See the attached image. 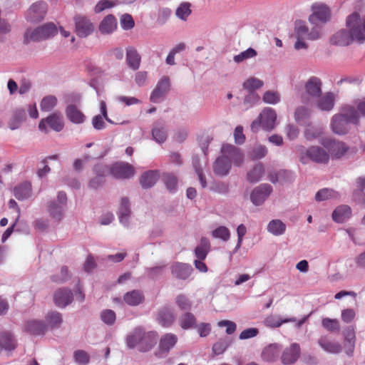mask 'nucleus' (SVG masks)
I'll return each mask as SVG.
<instances>
[{
	"label": "nucleus",
	"instance_id": "nucleus-20",
	"mask_svg": "<svg viewBox=\"0 0 365 365\" xmlns=\"http://www.w3.org/2000/svg\"><path fill=\"white\" fill-rule=\"evenodd\" d=\"M73 297L71 291L68 289H59L53 294L55 304L61 308H64L73 302Z\"/></svg>",
	"mask_w": 365,
	"mask_h": 365
},
{
	"label": "nucleus",
	"instance_id": "nucleus-57",
	"mask_svg": "<svg viewBox=\"0 0 365 365\" xmlns=\"http://www.w3.org/2000/svg\"><path fill=\"white\" fill-rule=\"evenodd\" d=\"M267 153V150L264 145H257L250 152V157L252 160H259L264 158Z\"/></svg>",
	"mask_w": 365,
	"mask_h": 365
},
{
	"label": "nucleus",
	"instance_id": "nucleus-9",
	"mask_svg": "<svg viewBox=\"0 0 365 365\" xmlns=\"http://www.w3.org/2000/svg\"><path fill=\"white\" fill-rule=\"evenodd\" d=\"M66 204V194L63 191L58 192L57 199L51 201L48 206V210L51 216L56 220L60 221L63 217Z\"/></svg>",
	"mask_w": 365,
	"mask_h": 365
},
{
	"label": "nucleus",
	"instance_id": "nucleus-33",
	"mask_svg": "<svg viewBox=\"0 0 365 365\" xmlns=\"http://www.w3.org/2000/svg\"><path fill=\"white\" fill-rule=\"evenodd\" d=\"M25 330L33 335L43 334L46 331V325L41 321L31 320L25 324Z\"/></svg>",
	"mask_w": 365,
	"mask_h": 365
},
{
	"label": "nucleus",
	"instance_id": "nucleus-15",
	"mask_svg": "<svg viewBox=\"0 0 365 365\" xmlns=\"http://www.w3.org/2000/svg\"><path fill=\"white\" fill-rule=\"evenodd\" d=\"M47 11L46 4L38 1L34 3L26 14V18L31 22H37L42 20Z\"/></svg>",
	"mask_w": 365,
	"mask_h": 365
},
{
	"label": "nucleus",
	"instance_id": "nucleus-6",
	"mask_svg": "<svg viewBox=\"0 0 365 365\" xmlns=\"http://www.w3.org/2000/svg\"><path fill=\"white\" fill-rule=\"evenodd\" d=\"M297 151L299 154V160L303 164H307L309 160L317 163H327L329 160V153L319 146H312L308 149L304 146H299Z\"/></svg>",
	"mask_w": 365,
	"mask_h": 365
},
{
	"label": "nucleus",
	"instance_id": "nucleus-28",
	"mask_svg": "<svg viewBox=\"0 0 365 365\" xmlns=\"http://www.w3.org/2000/svg\"><path fill=\"white\" fill-rule=\"evenodd\" d=\"M192 270L190 265L183 263L177 262L171 267L173 275L181 279H187L190 275Z\"/></svg>",
	"mask_w": 365,
	"mask_h": 365
},
{
	"label": "nucleus",
	"instance_id": "nucleus-62",
	"mask_svg": "<svg viewBox=\"0 0 365 365\" xmlns=\"http://www.w3.org/2000/svg\"><path fill=\"white\" fill-rule=\"evenodd\" d=\"M284 175H288L289 178L292 177V173L290 171L282 170L277 173H270L269 175V180L272 183H277L282 180Z\"/></svg>",
	"mask_w": 365,
	"mask_h": 365
},
{
	"label": "nucleus",
	"instance_id": "nucleus-27",
	"mask_svg": "<svg viewBox=\"0 0 365 365\" xmlns=\"http://www.w3.org/2000/svg\"><path fill=\"white\" fill-rule=\"evenodd\" d=\"M175 319L173 312L166 307L160 309L158 314L157 321L158 324L164 327H168L173 324Z\"/></svg>",
	"mask_w": 365,
	"mask_h": 365
},
{
	"label": "nucleus",
	"instance_id": "nucleus-16",
	"mask_svg": "<svg viewBox=\"0 0 365 365\" xmlns=\"http://www.w3.org/2000/svg\"><path fill=\"white\" fill-rule=\"evenodd\" d=\"M170 87V78L167 76L162 77L150 95V101L153 103H159L168 93Z\"/></svg>",
	"mask_w": 365,
	"mask_h": 365
},
{
	"label": "nucleus",
	"instance_id": "nucleus-21",
	"mask_svg": "<svg viewBox=\"0 0 365 365\" xmlns=\"http://www.w3.org/2000/svg\"><path fill=\"white\" fill-rule=\"evenodd\" d=\"M118 213L120 222L127 227L131 215L130 202L128 197H123L120 199Z\"/></svg>",
	"mask_w": 365,
	"mask_h": 365
},
{
	"label": "nucleus",
	"instance_id": "nucleus-55",
	"mask_svg": "<svg viewBox=\"0 0 365 365\" xmlns=\"http://www.w3.org/2000/svg\"><path fill=\"white\" fill-rule=\"evenodd\" d=\"M257 54V51L254 48H249L240 53L235 55L233 59L235 63H240L245 60L255 57Z\"/></svg>",
	"mask_w": 365,
	"mask_h": 365
},
{
	"label": "nucleus",
	"instance_id": "nucleus-30",
	"mask_svg": "<svg viewBox=\"0 0 365 365\" xmlns=\"http://www.w3.org/2000/svg\"><path fill=\"white\" fill-rule=\"evenodd\" d=\"M351 215V210L348 205H340L337 207L332 213V219L338 223H342L348 220Z\"/></svg>",
	"mask_w": 365,
	"mask_h": 365
},
{
	"label": "nucleus",
	"instance_id": "nucleus-17",
	"mask_svg": "<svg viewBox=\"0 0 365 365\" xmlns=\"http://www.w3.org/2000/svg\"><path fill=\"white\" fill-rule=\"evenodd\" d=\"M322 144L329 150L333 158H341L348 150L344 143L331 138L324 139Z\"/></svg>",
	"mask_w": 365,
	"mask_h": 365
},
{
	"label": "nucleus",
	"instance_id": "nucleus-58",
	"mask_svg": "<svg viewBox=\"0 0 365 365\" xmlns=\"http://www.w3.org/2000/svg\"><path fill=\"white\" fill-rule=\"evenodd\" d=\"M115 2L112 0H100L94 7L96 14L101 13L106 9H111L115 6Z\"/></svg>",
	"mask_w": 365,
	"mask_h": 365
},
{
	"label": "nucleus",
	"instance_id": "nucleus-22",
	"mask_svg": "<svg viewBox=\"0 0 365 365\" xmlns=\"http://www.w3.org/2000/svg\"><path fill=\"white\" fill-rule=\"evenodd\" d=\"M231 168V163L222 153V155L216 159L213 164V171L215 175L219 176L227 175Z\"/></svg>",
	"mask_w": 365,
	"mask_h": 365
},
{
	"label": "nucleus",
	"instance_id": "nucleus-49",
	"mask_svg": "<svg viewBox=\"0 0 365 365\" xmlns=\"http://www.w3.org/2000/svg\"><path fill=\"white\" fill-rule=\"evenodd\" d=\"M350 18L354 19V21L357 23L356 25V31L361 34L362 36V40H361V43H363L365 42V16L362 18L360 17V15L356 13H352L350 15Z\"/></svg>",
	"mask_w": 365,
	"mask_h": 365
},
{
	"label": "nucleus",
	"instance_id": "nucleus-46",
	"mask_svg": "<svg viewBox=\"0 0 365 365\" xmlns=\"http://www.w3.org/2000/svg\"><path fill=\"white\" fill-rule=\"evenodd\" d=\"M180 326L183 329H189L195 327L196 319L190 312L183 314L179 319Z\"/></svg>",
	"mask_w": 365,
	"mask_h": 365
},
{
	"label": "nucleus",
	"instance_id": "nucleus-35",
	"mask_svg": "<svg viewBox=\"0 0 365 365\" xmlns=\"http://www.w3.org/2000/svg\"><path fill=\"white\" fill-rule=\"evenodd\" d=\"M264 175V167L263 164L259 163L255 165L247 173V180L255 183L259 181Z\"/></svg>",
	"mask_w": 365,
	"mask_h": 365
},
{
	"label": "nucleus",
	"instance_id": "nucleus-40",
	"mask_svg": "<svg viewBox=\"0 0 365 365\" xmlns=\"http://www.w3.org/2000/svg\"><path fill=\"white\" fill-rule=\"evenodd\" d=\"M178 337L174 334L168 333L163 335L160 340V349L168 352L177 343Z\"/></svg>",
	"mask_w": 365,
	"mask_h": 365
},
{
	"label": "nucleus",
	"instance_id": "nucleus-4",
	"mask_svg": "<svg viewBox=\"0 0 365 365\" xmlns=\"http://www.w3.org/2000/svg\"><path fill=\"white\" fill-rule=\"evenodd\" d=\"M322 36V30L319 26L312 25L309 29L306 22L297 21L294 24L293 36L296 39L294 48L297 51L307 49L308 45L305 40L314 41L320 38Z\"/></svg>",
	"mask_w": 365,
	"mask_h": 365
},
{
	"label": "nucleus",
	"instance_id": "nucleus-18",
	"mask_svg": "<svg viewBox=\"0 0 365 365\" xmlns=\"http://www.w3.org/2000/svg\"><path fill=\"white\" fill-rule=\"evenodd\" d=\"M300 351L299 344L292 343L283 351L281 356L282 363L285 365L294 364L299 358Z\"/></svg>",
	"mask_w": 365,
	"mask_h": 365
},
{
	"label": "nucleus",
	"instance_id": "nucleus-29",
	"mask_svg": "<svg viewBox=\"0 0 365 365\" xmlns=\"http://www.w3.org/2000/svg\"><path fill=\"white\" fill-rule=\"evenodd\" d=\"M16 346V340L11 333H0V353L2 351H11L15 349Z\"/></svg>",
	"mask_w": 365,
	"mask_h": 365
},
{
	"label": "nucleus",
	"instance_id": "nucleus-38",
	"mask_svg": "<svg viewBox=\"0 0 365 365\" xmlns=\"http://www.w3.org/2000/svg\"><path fill=\"white\" fill-rule=\"evenodd\" d=\"M14 193L19 200H25L31 195V185L29 182L21 183L14 187Z\"/></svg>",
	"mask_w": 365,
	"mask_h": 365
},
{
	"label": "nucleus",
	"instance_id": "nucleus-39",
	"mask_svg": "<svg viewBox=\"0 0 365 365\" xmlns=\"http://www.w3.org/2000/svg\"><path fill=\"white\" fill-rule=\"evenodd\" d=\"M319 344L325 351L331 354H338L342 350V346L339 343L329 341L325 337L319 340Z\"/></svg>",
	"mask_w": 365,
	"mask_h": 365
},
{
	"label": "nucleus",
	"instance_id": "nucleus-37",
	"mask_svg": "<svg viewBox=\"0 0 365 365\" xmlns=\"http://www.w3.org/2000/svg\"><path fill=\"white\" fill-rule=\"evenodd\" d=\"M296 319L288 318L282 319L280 317L276 315H269L263 321V324L267 327L277 328L279 327L284 323L295 322Z\"/></svg>",
	"mask_w": 365,
	"mask_h": 365
},
{
	"label": "nucleus",
	"instance_id": "nucleus-12",
	"mask_svg": "<svg viewBox=\"0 0 365 365\" xmlns=\"http://www.w3.org/2000/svg\"><path fill=\"white\" fill-rule=\"evenodd\" d=\"M272 187L267 183H263L255 187L250 194V200L256 205H262L272 192Z\"/></svg>",
	"mask_w": 365,
	"mask_h": 365
},
{
	"label": "nucleus",
	"instance_id": "nucleus-23",
	"mask_svg": "<svg viewBox=\"0 0 365 365\" xmlns=\"http://www.w3.org/2000/svg\"><path fill=\"white\" fill-rule=\"evenodd\" d=\"M281 349L282 347L278 344H269L263 349L261 357L264 361L274 362L278 359Z\"/></svg>",
	"mask_w": 365,
	"mask_h": 365
},
{
	"label": "nucleus",
	"instance_id": "nucleus-32",
	"mask_svg": "<svg viewBox=\"0 0 365 365\" xmlns=\"http://www.w3.org/2000/svg\"><path fill=\"white\" fill-rule=\"evenodd\" d=\"M286 229V224L279 219L272 220L267 226V232L274 236H281L284 235Z\"/></svg>",
	"mask_w": 365,
	"mask_h": 365
},
{
	"label": "nucleus",
	"instance_id": "nucleus-14",
	"mask_svg": "<svg viewBox=\"0 0 365 365\" xmlns=\"http://www.w3.org/2000/svg\"><path fill=\"white\" fill-rule=\"evenodd\" d=\"M221 152L230 163L232 162L235 166H240L244 162L245 155L243 152L233 145H222Z\"/></svg>",
	"mask_w": 365,
	"mask_h": 365
},
{
	"label": "nucleus",
	"instance_id": "nucleus-44",
	"mask_svg": "<svg viewBox=\"0 0 365 365\" xmlns=\"http://www.w3.org/2000/svg\"><path fill=\"white\" fill-rule=\"evenodd\" d=\"M152 135L158 143H163L167 139V129L163 125L156 124L152 129Z\"/></svg>",
	"mask_w": 365,
	"mask_h": 365
},
{
	"label": "nucleus",
	"instance_id": "nucleus-26",
	"mask_svg": "<svg viewBox=\"0 0 365 365\" xmlns=\"http://www.w3.org/2000/svg\"><path fill=\"white\" fill-rule=\"evenodd\" d=\"M126 63L133 71H137L140 66L141 56L133 47L126 48Z\"/></svg>",
	"mask_w": 365,
	"mask_h": 365
},
{
	"label": "nucleus",
	"instance_id": "nucleus-60",
	"mask_svg": "<svg viewBox=\"0 0 365 365\" xmlns=\"http://www.w3.org/2000/svg\"><path fill=\"white\" fill-rule=\"evenodd\" d=\"M73 359L76 363L85 365L89 362V355L83 350H77L73 353Z\"/></svg>",
	"mask_w": 365,
	"mask_h": 365
},
{
	"label": "nucleus",
	"instance_id": "nucleus-5",
	"mask_svg": "<svg viewBox=\"0 0 365 365\" xmlns=\"http://www.w3.org/2000/svg\"><path fill=\"white\" fill-rule=\"evenodd\" d=\"M277 113L273 108H264L251 123V130L256 133L261 127L264 130L271 131L277 125Z\"/></svg>",
	"mask_w": 365,
	"mask_h": 365
},
{
	"label": "nucleus",
	"instance_id": "nucleus-11",
	"mask_svg": "<svg viewBox=\"0 0 365 365\" xmlns=\"http://www.w3.org/2000/svg\"><path fill=\"white\" fill-rule=\"evenodd\" d=\"M109 172L115 179H128L134 176L135 168L128 163L119 162L110 167Z\"/></svg>",
	"mask_w": 365,
	"mask_h": 365
},
{
	"label": "nucleus",
	"instance_id": "nucleus-36",
	"mask_svg": "<svg viewBox=\"0 0 365 365\" xmlns=\"http://www.w3.org/2000/svg\"><path fill=\"white\" fill-rule=\"evenodd\" d=\"M158 178L159 173L157 170H150L141 175L140 182L144 188H149L156 183Z\"/></svg>",
	"mask_w": 365,
	"mask_h": 365
},
{
	"label": "nucleus",
	"instance_id": "nucleus-25",
	"mask_svg": "<svg viewBox=\"0 0 365 365\" xmlns=\"http://www.w3.org/2000/svg\"><path fill=\"white\" fill-rule=\"evenodd\" d=\"M334 94L331 92H327L321 95L314 103H316L317 107L319 109L324 111H330L334 108Z\"/></svg>",
	"mask_w": 365,
	"mask_h": 365
},
{
	"label": "nucleus",
	"instance_id": "nucleus-7",
	"mask_svg": "<svg viewBox=\"0 0 365 365\" xmlns=\"http://www.w3.org/2000/svg\"><path fill=\"white\" fill-rule=\"evenodd\" d=\"M322 81L316 77H310L304 85V91L301 96L302 102L309 105L313 103L322 94Z\"/></svg>",
	"mask_w": 365,
	"mask_h": 365
},
{
	"label": "nucleus",
	"instance_id": "nucleus-48",
	"mask_svg": "<svg viewBox=\"0 0 365 365\" xmlns=\"http://www.w3.org/2000/svg\"><path fill=\"white\" fill-rule=\"evenodd\" d=\"M212 236L215 239H220L223 242H227L230 239L231 233L225 226H219L212 232Z\"/></svg>",
	"mask_w": 365,
	"mask_h": 365
},
{
	"label": "nucleus",
	"instance_id": "nucleus-10",
	"mask_svg": "<svg viewBox=\"0 0 365 365\" xmlns=\"http://www.w3.org/2000/svg\"><path fill=\"white\" fill-rule=\"evenodd\" d=\"M75 24V31L81 38H86L91 34L94 31V25L91 21L86 16L76 15L73 18Z\"/></svg>",
	"mask_w": 365,
	"mask_h": 365
},
{
	"label": "nucleus",
	"instance_id": "nucleus-50",
	"mask_svg": "<svg viewBox=\"0 0 365 365\" xmlns=\"http://www.w3.org/2000/svg\"><path fill=\"white\" fill-rule=\"evenodd\" d=\"M43 40L38 27L34 29H27L24 34V42L29 43L31 41H40Z\"/></svg>",
	"mask_w": 365,
	"mask_h": 365
},
{
	"label": "nucleus",
	"instance_id": "nucleus-59",
	"mask_svg": "<svg viewBox=\"0 0 365 365\" xmlns=\"http://www.w3.org/2000/svg\"><path fill=\"white\" fill-rule=\"evenodd\" d=\"M102 321L108 324L113 325L116 319L115 313L111 309H105L101 314Z\"/></svg>",
	"mask_w": 365,
	"mask_h": 365
},
{
	"label": "nucleus",
	"instance_id": "nucleus-42",
	"mask_svg": "<svg viewBox=\"0 0 365 365\" xmlns=\"http://www.w3.org/2000/svg\"><path fill=\"white\" fill-rule=\"evenodd\" d=\"M46 327L51 329L58 328L63 322L62 315L58 312H50L46 317Z\"/></svg>",
	"mask_w": 365,
	"mask_h": 365
},
{
	"label": "nucleus",
	"instance_id": "nucleus-45",
	"mask_svg": "<svg viewBox=\"0 0 365 365\" xmlns=\"http://www.w3.org/2000/svg\"><path fill=\"white\" fill-rule=\"evenodd\" d=\"M339 197V194L331 189L324 188L319 190L315 195L317 201H324L329 199H336Z\"/></svg>",
	"mask_w": 365,
	"mask_h": 365
},
{
	"label": "nucleus",
	"instance_id": "nucleus-13",
	"mask_svg": "<svg viewBox=\"0 0 365 365\" xmlns=\"http://www.w3.org/2000/svg\"><path fill=\"white\" fill-rule=\"evenodd\" d=\"M46 124L53 130L59 132L63 128V118L60 113H53L46 118L41 119L38 124V128L41 131L47 132Z\"/></svg>",
	"mask_w": 365,
	"mask_h": 365
},
{
	"label": "nucleus",
	"instance_id": "nucleus-41",
	"mask_svg": "<svg viewBox=\"0 0 365 365\" xmlns=\"http://www.w3.org/2000/svg\"><path fill=\"white\" fill-rule=\"evenodd\" d=\"M123 300L129 306H138L143 302L144 297L140 291L133 290L125 293Z\"/></svg>",
	"mask_w": 365,
	"mask_h": 365
},
{
	"label": "nucleus",
	"instance_id": "nucleus-8",
	"mask_svg": "<svg viewBox=\"0 0 365 365\" xmlns=\"http://www.w3.org/2000/svg\"><path fill=\"white\" fill-rule=\"evenodd\" d=\"M312 14L308 20L312 25L319 26L329 21L331 14L330 9L324 4L315 3L311 7Z\"/></svg>",
	"mask_w": 365,
	"mask_h": 365
},
{
	"label": "nucleus",
	"instance_id": "nucleus-34",
	"mask_svg": "<svg viewBox=\"0 0 365 365\" xmlns=\"http://www.w3.org/2000/svg\"><path fill=\"white\" fill-rule=\"evenodd\" d=\"M26 120V112L23 108H18L14 112L8 123L9 128L12 130L19 128L21 123Z\"/></svg>",
	"mask_w": 365,
	"mask_h": 365
},
{
	"label": "nucleus",
	"instance_id": "nucleus-47",
	"mask_svg": "<svg viewBox=\"0 0 365 365\" xmlns=\"http://www.w3.org/2000/svg\"><path fill=\"white\" fill-rule=\"evenodd\" d=\"M263 86L264 82L256 77L247 78L242 84L243 88L248 92H255V90L261 88Z\"/></svg>",
	"mask_w": 365,
	"mask_h": 365
},
{
	"label": "nucleus",
	"instance_id": "nucleus-51",
	"mask_svg": "<svg viewBox=\"0 0 365 365\" xmlns=\"http://www.w3.org/2000/svg\"><path fill=\"white\" fill-rule=\"evenodd\" d=\"M190 6L191 4L188 2H183L180 4L175 11L177 17L182 21L187 20V17L191 14Z\"/></svg>",
	"mask_w": 365,
	"mask_h": 365
},
{
	"label": "nucleus",
	"instance_id": "nucleus-56",
	"mask_svg": "<svg viewBox=\"0 0 365 365\" xmlns=\"http://www.w3.org/2000/svg\"><path fill=\"white\" fill-rule=\"evenodd\" d=\"M260 100L259 96L255 92H248V93L245 96L243 105L245 106L246 109L253 107L257 105Z\"/></svg>",
	"mask_w": 365,
	"mask_h": 365
},
{
	"label": "nucleus",
	"instance_id": "nucleus-2",
	"mask_svg": "<svg viewBox=\"0 0 365 365\" xmlns=\"http://www.w3.org/2000/svg\"><path fill=\"white\" fill-rule=\"evenodd\" d=\"M359 114L354 106H345L339 113L332 117L331 128L334 133L344 135L350 130L351 123L359 125Z\"/></svg>",
	"mask_w": 365,
	"mask_h": 365
},
{
	"label": "nucleus",
	"instance_id": "nucleus-31",
	"mask_svg": "<svg viewBox=\"0 0 365 365\" xmlns=\"http://www.w3.org/2000/svg\"><path fill=\"white\" fill-rule=\"evenodd\" d=\"M66 115L72 123L76 124L82 123L85 120V115L75 105L67 106Z\"/></svg>",
	"mask_w": 365,
	"mask_h": 365
},
{
	"label": "nucleus",
	"instance_id": "nucleus-24",
	"mask_svg": "<svg viewBox=\"0 0 365 365\" xmlns=\"http://www.w3.org/2000/svg\"><path fill=\"white\" fill-rule=\"evenodd\" d=\"M117 29V20L112 14L107 15L101 21L98 29L102 34H110Z\"/></svg>",
	"mask_w": 365,
	"mask_h": 365
},
{
	"label": "nucleus",
	"instance_id": "nucleus-63",
	"mask_svg": "<svg viewBox=\"0 0 365 365\" xmlns=\"http://www.w3.org/2000/svg\"><path fill=\"white\" fill-rule=\"evenodd\" d=\"M176 304L182 310L190 309L192 304L189 299L184 294H179L175 298Z\"/></svg>",
	"mask_w": 365,
	"mask_h": 365
},
{
	"label": "nucleus",
	"instance_id": "nucleus-61",
	"mask_svg": "<svg viewBox=\"0 0 365 365\" xmlns=\"http://www.w3.org/2000/svg\"><path fill=\"white\" fill-rule=\"evenodd\" d=\"M322 324L325 329L331 331H339L340 328L339 321L335 319L324 318Z\"/></svg>",
	"mask_w": 365,
	"mask_h": 365
},
{
	"label": "nucleus",
	"instance_id": "nucleus-3",
	"mask_svg": "<svg viewBox=\"0 0 365 365\" xmlns=\"http://www.w3.org/2000/svg\"><path fill=\"white\" fill-rule=\"evenodd\" d=\"M356 22L349 15L346 19V29H342L334 33L329 38L331 44L339 46H346L353 42L361 43L362 36L356 31Z\"/></svg>",
	"mask_w": 365,
	"mask_h": 365
},
{
	"label": "nucleus",
	"instance_id": "nucleus-19",
	"mask_svg": "<svg viewBox=\"0 0 365 365\" xmlns=\"http://www.w3.org/2000/svg\"><path fill=\"white\" fill-rule=\"evenodd\" d=\"M108 170L106 166L97 165L94 168L95 176H93L88 182V187L91 190H97L105 182V176L108 173Z\"/></svg>",
	"mask_w": 365,
	"mask_h": 365
},
{
	"label": "nucleus",
	"instance_id": "nucleus-52",
	"mask_svg": "<svg viewBox=\"0 0 365 365\" xmlns=\"http://www.w3.org/2000/svg\"><path fill=\"white\" fill-rule=\"evenodd\" d=\"M43 40L54 36L57 34V29L53 24H46L38 27Z\"/></svg>",
	"mask_w": 365,
	"mask_h": 365
},
{
	"label": "nucleus",
	"instance_id": "nucleus-54",
	"mask_svg": "<svg viewBox=\"0 0 365 365\" xmlns=\"http://www.w3.org/2000/svg\"><path fill=\"white\" fill-rule=\"evenodd\" d=\"M57 104V98L53 96L44 97L41 102V109L43 111L51 110Z\"/></svg>",
	"mask_w": 365,
	"mask_h": 365
},
{
	"label": "nucleus",
	"instance_id": "nucleus-53",
	"mask_svg": "<svg viewBox=\"0 0 365 365\" xmlns=\"http://www.w3.org/2000/svg\"><path fill=\"white\" fill-rule=\"evenodd\" d=\"M262 101L265 103L275 105L280 102L281 96L277 91H267L263 94Z\"/></svg>",
	"mask_w": 365,
	"mask_h": 365
},
{
	"label": "nucleus",
	"instance_id": "nucleus-64",
	"mask_svg": "<svg viewBox=\"0 0 365 365\" xmlns=\"http://www.w3.org/2000/svg\"><path fill=\"white\" fill-rule=\"evenodd\" d=\"M163 181L170 191H174L177 187V178L172 174L166 173L163 175Z\"/></svg>",
	"mask_w": 365,
	"mask_h": 365
},
{
	"label": "nucleus",
	"instance_id": "nucleus-43",
	"mask_svg": "<svg viewBox=\"0 0 365 365\" xmlns=\"http://www.w3.org/2000/svg\"><path fill=\"white\" fill-rule=\"evenodd\" d=\"M310 113L311 111L308 108L304 106H299L294 112L295 120L300 125H305L308 121Z\"/></svg>",
	"mask_w": 365,
	"mask_h": 365
},
{
	"label": "nucleus",
	"instance_id": "nucleus-1",
	"mask_svg": "<svg viewBox=\"0 0 365 365\" xmlns=\"http://www.w3.org/2000/svg\"><path fill=\"white\" fill-rule=\"evenodd\" d=\"M158 339L157 332L138 327L126 336L125 342L129 349L136 348L140 352H147L157 344Z\"/></svg>",
	"mask_w": 365,
	"mask_h": 365
}]
</instances>
